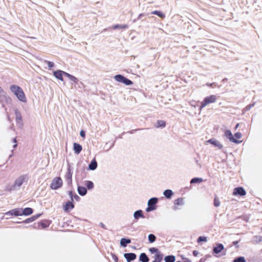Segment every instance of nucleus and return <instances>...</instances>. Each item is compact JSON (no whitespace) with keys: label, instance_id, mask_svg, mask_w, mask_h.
<instances>
[{"label":"nucleus","instance_id":"obj_23","mask_svg":"<svg viewBox=\"0 0 262 262\" xmlns=\"http://www.w3.org/2000/svg\"><path fill=\"white\" fill-rule=\"evenodd\" d=\"M166 126V122L164 120H158L155 125L156 127H164Z\"/></svg>","mask_w":262,"mask_h":262},{"label":"nucleus","instance_id":"obj_50","mask_svg":"<svg viewBox=\"0 0 262 262\" xmlns=\"http://www.w3.org/2000/svg\"><path fill=\"white\" fill-rule=\"evenodd\" d=\"M238 241H234V242H233V244L234 245H235V246H236V245H237V247H238V245H238Z\"/></svg>","mask_w":262,"mask_h":262},{"label":"nucleus","instance_id":"obj_17","mask_svg":"<svg viewBox=\"0 0 262 262\" xmlns=\"http://www.w3.org/2000/svg\"><path fill=\"white\" fill-rule=\"evenodd\" d=\"M53 74L56 78H57V79H58L61 81H63V78H62L63 71H62L58 70V71H55Z\"/></svg>","mask_w":262,"mask_h":262},{"label":"nucleus","instance_id":"obj_54","mask_svg":"<svg viewBox=\"0 0 262 262\" xmlns=\"http://www.w3.org/2000/svg\"><path fill=\"white\" fill-rule=\"evenodd\" d=\"M2 92H3V90H2V88L0 87V93H1Z\"/></svg>","mask_w":262,"mask_h":262},{"label":"nucleus","instance_id":"obj_40","mask_svg":"<svg viewBox=\"0 0 262 262\" xmlns=\"http://www.w3.org/2000/svg\"><path fill=\"white\" fill-rule=\"evenodd\" d=\"M149 251H150V252L151 253H158L159 252L158 251V249L155 247H152V248H149Z\"/></svg>","mask_w":262,"mask_h":262},{"label":"nucleus","instance_id":"obj_8","mask_svg":"<svg viewBox=\"0 0 262 262\" xmlns=\"http://www.w3.org/2000/svg\"><path fill=\"white\" fill-rule=\"evenodd\" d=\"M15 117H16V122L17 124H19L20 126L23 125V119L21 113L18 110H15Z\"/></svg>","mask_w":262,"mask_h":262},{"label":"nucleus","instance_id":"obj_2","mask_svg":"<svg viewBox=\"0 0 262 262\" xmlns=\"http://www.w3.org/2000/svg\"><path fill=\"white\" fill-rule=\"evenodd\" d=\"M217 100V97L214 95H211L207 96L204 98L201 103L200 110H201L203 108L209 104L215 102Z\"/></svg>","mask_w":262,"mask_h":262},{"label":"nucleus","instance_id":"obj_52","mask_svg":"<svg viewBox=\"0 0 262 262\" xmlns=\"http://www.w3.org/2000/svg\"><path fill=\"white\" fill-rule=\"evenodd\" d=\"M213 84H214V83H206V85H207V86H212Z\"/></svg>","mask_w":262,"mask_h":262},{"label":"nucleus","instance_id":"obj_39","mask_svg":"<svg viewBox=\"0 0 262 262\" xmlns=\"http://www.w3.org/2000/svg\"><path fill=\"white\" fill-rule=\"evenodd\" d=\"M36 219V217L35 216H32L31 217H30L27 220H26L24 222L26 223H30V222H33L35 220V219Z\"/></svg>","mask_w":262,"mask_h":262},{"label":"nucleus","instance_id":"obj_5","mask_svg":"<svg viewBox=\"0 0 262 262\" xmlns=\"http://www.w3.org/2000/svg\"><path fill=\"white\" fill-rule=\"evenodd\" d=\"M246 194V191L242 187H236L234 189L233 191V195H239L241 196H244Z\"/></svg>","mask_w":262,"mask_h":262},{"label":"nucleus","instance_id":"obj_36","mask_svg":"<svg viewBox=\"0 0 262 262\" xmlns=\"http://www.w3.org/2000/svg\"><path fill=\"white\" fill-rule=\"evenodd\" d=\"M213 204L215 207H219L220 205V201L216 196L214 198Z\"/></svg>","mask_w":262,"mask_h":262},{"label":"nucleus","instance_id":"obj_21","mask_svg":"<svg viewBox=\"0 0 262 262\" xmlns=\"http://www.w3.org/2000/svg\"><path fill=\"white\" fill-rule=\"evenodd\" d=\"M97 167V163L95 159H93L89 165V167L91 170H95Z\"/></svg>","mask_w":262,"mask_h":262},{"label":"nucleus","instance_id":"obj_19","mask_svg":"<svg viewBox=\"0 0 262 262\" xmlns=\"http://www.w3.org/2000/svg\"><path fill=\"white\" fill-rule=\"evenodd\" d=\"M49 226V223L46 221H41L38 223V228L45 229Z\"/></svg>","mask_w":262,"mask_h":262},{"label":"nucleus","instance_id":"obj_11","mask_svg":"<svg viewBox=\"0 0 262 262\" xmlns=\"http://www.w3.org/2000/svg\"><path fill=\"white\" fill-rule=\"evenodd\" d=\"M72 174L73 173L72 170L71 169L70 167H69L65 175V178L68 181V183L70 184H71L72 182Z\"/></svg>","mask_w":262,"mask_h":262},{"label":"nucleus","instance_id":"obj_25","mask_svg":"<svg viewBox=\"0 0 262 262\" xmlns=\"http://www.w3.org/2000/svg\"><path fill=\"white\" fill-rule=\"evenodd\" d=\"M151 13L152 14L157 15L162 19L165 17V14L159 11L155 10L154 11H152Z\"/></svg>","mask_w":262,"mask_h":262},{"label":"nucleus","instance_id":"obj_22","mask_svg":"<svg viewBox=\"0 0 262 262\" xmlns=\"http://www.w3.org/2000/svg\"><path fill=\"white\" fill-rule=\"evenodd\" d=\"M139 259L142 262H148L149 258L144 253H142L139 257Z\"/></svg>","mask_w":262,"mask_h":262},{"label":"nucleus","instance_id":"obj_37","mask_svg":"<svg viewBox=\"0 0 262 262\" xmlns=\"http://www.w3.org/2000/svg\"><path fill=\"white\" fill-rule=\"evenodd\" d=\"M242 137V134L239 132L236 133L234 135V138L235 139H236L237 140L241 139Z\"/></svg>","mask_w":262,"mask_h":262},{"label":"nucleus","instance_id":"obj_41","mask_svg":"<svg viewBox=\"0 0 262 262\" xmlns=\"http://www.w3.org/2000/svg\"><path fill=\"white\" fill-rule=\"evenodd\" d=\"M207 238L205 236H200L197 240L198 243H200L201 242H206Z\"/></svg>","mask_w":262,"mask_h":262},{"label":"nucleus","instance_id":"obj_4","mask_svg":"<svg viewBox=\"0 0 262 262\" xmlns=\"http://www.w3.org/2000/svg\"><path fill=\"white\" fill-rule=\"evenodd\" d=\"M158 199L156 198H152L148 201V207L146 209L147 212H150L156 209V204Z\"/></svg>","mask_w":262,"mask_h":262},{"label":"nucleus","instance_id":"obj_35","mask_svg":"<svg viewBox=\"0 0 262 262\" xmlns=\"http://www.w3.org/2000/svg\"><path fill=\"white\" fill-rule=\"evenodd\" d=\"M122 83H124L127 85H131L133 84V82L129 79L126 78V77H124Z\"/></svg>","mask_w":262,"mask_h":262},{"label":"nucleus","instance_id":"obj_46","mask_svg":"<svg viewBox=\"0 0 262 262\" xmlns=\"http://www.w3.org/2000/svg\"><path fill=\"white\" fill-rule=\"evenodd\" d=\"M80 135L82 137L85 138V134L84 130H81L80 132Z\"/></svg>","mask_w":262,"mask_h":262},{"label":"nucleus","instance_id":"obj_15","mask_svg":"<svg viewBox=\"0 0 262 262\" xmlns=\"http://www.w3.org/2000/svg\"><path fill=\"white\" fill-rule=\"evenodd\" d=\"M134 216L135 219L137 220H138L139 218H145V216L143 214V212L141 210H139L135 211L134 212Z\"/></svg>","mask_w":262,"mask_h":262},{"label":"nucleus","instance_id":"obj_7","mask_svg":"<svg viewBox=\"0 0 262 262\" xmlns=\"http://www.w3.org/2000/svg\"><path fill=\"white\" fill-rule=\"evenodd\" d=\"M225 136L229 139L231 142L233 143H239L242 142V141L237 140L236 139H235L230 130H227L225 132Z\"/></svg>","mask_w":262,"mask_h":262},{"label":"nucleus","instance_id":"obj_3","mask_svg":"<svg viewBox=\"0 0 262 262\" xmlns=\"http://www.w3.org/2000/svg\"><path fill=\"white\" fill-rule=\"evenodd\" d=\"M63 184V182L60 177L54 178L52 183H51L50 187L52 189H57L60 188Z\"/></svg>","mask_w":262,"mask_h":262},{"label":"nucleus","instance_id":"obj_32","mask_svg":"<svg viewBox=\"0 0 262 262\" xmlns=\"http://www.w3.org/2000/svg\"><path fill=\"white\" fill-rule=\"evenodd\" d=\"M85 185L89 189H92L94 187L93 183L90 181H86L85 182Z\"/></svg>","mask_w":262,"mask_h":262},{"label":"nucleus","instance_id":"obj_6","mask_svg":"<svg viewBox=\"0 0 262 262\" xmlns=\"http://www.w3.org/2000/svg\"><path fill=\"white\" fill-rule=\"evenodd\" d=\"M27 179V175L20 176L15 180V185L17 186H20Z\"/></svg>","mask_w":262,"mask_h":262},{"label":"nucleus","instance_id":"obj_30","mask_svg":"<svg viewBox=\"0 0 262 262\" xmlns=\"http://www.w3.org/2000/svg\"><path fill=\"white\" fill-rule=\"evenodd\" d=\"M184 204V199L179 198L174 201V205L177 206H181Z\"/></svg>","mask_w":262,"mask_h":262},{"label":"nucleus","instance_id":"obj_10","mask_svg":"<svg viewBox=\"0 0 262 262\" xmlns=\"http://www.w3.org/2000/svg\"><path fill=\"white\" fill-rule=\"evenodd\" d=\"M224 249V247L223 244H216L215 246L213 249V253H214L215 254H219Z\"/></svg>","mask_w":262,"mask_h":262},{"label":"nucleus","instance_id":"obj_42","mask_svg":"<svg viewBox=\"0 0 262 262\" xmlns=\"http://www.w3.org/2000/svg\"><path fill=\"white\" fill-rule=\"evenodd\" d=\"M45 62L48 64V67L50 68L54 66V64L53 62L50 61H45Z\"/></svg>","mask_w":262,"mask_h":262},{"label":"nucleus","instance_id":"obj_44","mask_svg":"<svg viewBox=\"0 0 262 262\" xmlns=\"http://www.w3.org/2000/svg\"><path fill=\"white\" fill-rule=\"evenodd\" d=\"M69 79L72 81H74L75 83L77 82V79L75 76L72 75H70Z\"/></svg>","mask_w":262,"mask_h":262},{"label":"nucleus","instance_id":"obj_31","mask_svg":"<svg viewBox=\"0 0 262 262\" xmlns=\"http://www.w3.org/2000/svg\"><path fill=\"white\" fill-rule=\"evenodd\" d=\"M124 77H125L121 75H117L115 76V79L116 81L118 82H123Z\"/></svg>","mask_w":262,"mask_h":262},{"label":"nucleus","instance_id":"obj_12","mask_svg":"<svg viewBox=\"0 0 262 262\" xmlns=\"http://www.w3.org/2000/svg\"><path fill=\"white\" fill-rule=\"evenodd\" d=\"M124 256L128 262H130L136 258V255L134 253H125Z\"/></svg>","mask_w":262,"mask_h":262},{"label":"nucleus","instance_id":"obj_16","mask_svg":"<svg viewBox=\"0 0 262 262\" xmlns=\"http://www.w3.org/2000/svg\"><path fill=\"white\" fill-rule=\"evenodd\" d=\"M9 213L14 216L22 215L21 209H14L9 211Z\"/></svg>","mask_w":262,"mask_h":262},{"label":"nucleus","instance_id":"obj_55","mask_svg":"<svg viewBox=\"0 0 262 262\" xmlns=\"http://www.w3.org/2000/svg\"><path fill=\"white\" fill-rule=\"evenodd\" d=\"M152 262H160V261H155V260H154Z\"/></svg>","mask_w":262,"mask_h":262},{"label":"nucleus","instance_id":"obj_1","mask_svg":"<svg viewBox=\"0 0 262 262\" xmlns=\"http://www.w3.org/2000/svg\"><path fill=\"white\" fill-rule=\"evenodd\" d=\"M11 91L13 93L17 98L21 101L26 102V97L23 89L18 85H12L10 88Z\"/></svg>","mask_w":262,"mask_h":262},{"label":"nucleus","instance_id":"obj_43","mask_svg":"<svg viewBox=\"0 0 262 262\" xmlns=\"http://www.w3.org/2000/svg\"><path fill=\"white\" fill-rule=\"evenodd\" d=\"M112 258L115 262H118V258L115 254H111Z\"/></svg>","mask_w":262,"mask_h":262},{"label":"nucleus","instance_id":"obj_14","mask_svg":"<svg viewBox=\"0 0 262 262\" xmlns=\"http://www.w3.org/2000/svg\"><path fill=\"white\" fill-rule=\"evenodd\" d=\"M74 207V205L71 201L67 202L66 204L63 206L64 210L66 212H69L70 210L73 209Z\"/></svg>","mask_w":262,"mask_h":262},{"label":"nucleus","instance_id":"obj_24","mask_svg":"<svg viewBox=\"0 0 262 262\" xmlns=\"http://www.w3.org/2000/svg\"><path fill=\"white\" fill-rule=\"evenodd\" d=\"M130 239L123 238L120 241V244L122 247H125L127 244L130 243Z\"/></svg>","mask_w":262,"mask_h":262},{"label":"nucleus","instance_id":"obj_34","mask_svg":"<svg viewBox=\"0 0 262 262\" xmlns=\"http://www.w3.org/2000/svg\"><path fill=\"white\" fill-rule=\"evenodd\" d=\"M156 237L155 235L152 234H150L148 235V241H149V243L154 242L156 240Z\"/></svg>","mask_w":262,"mask_h":262},{"label":"nucleus","instance_id":"obj_26","mask_svg":"<svg viewBox=\"0 0 262 262\" xmlns=\"http://www.w3.org/2000/svg\"><path fill=\"white\" fill-rule=\"evenodd\" d=\"M128 26L127 25H116L112 27V28L114 30L117 29H125L128 28Z\"/></svg>","mask_w":262,"mask_h":262},{"label":"nucleus","instance_id":"obj_28","mask_svg":"<svg viewBox=\"0 0 262 262\" xmlns=\"http://www.w3.org/2000/svg\"><path fill=\"white\" fill-rule=\"evenodd\" d=\"M175 256L173 255H168L165 257V262H174L175 261Z\"/></svg>","mask_w":262,"mask_h":262},{"label":"nucleus","instance_id":"obj_45","mask_svg":"<svg viewBox=\"0 0 262 262\" xmlns=\"http://www.w3.org/2000/svg\"><path fill=\"white\" fill-rule=\"evenodd\" d=\"M69 195L70 196L71 198V200L72 201H73V192L72 191H69Z\"/></svg>","mask_w":262,"mask_h":262},{"label":"nucleus","instance_id":"obj_47","mask_svg":"<svg viewBox=\"0 0 262 262\" xmlns=\"http://www.w3.org/2000/svg\"><path fill=\"white\" fill-rule=\"evenodd\" d=\"M199 254V252L198 251H196V250H194L193 251V255L194 256H197Z\"/></svg>","mask_w":262,"mask_h":262},{"label":"nucleus","instance_id":"obj_18","mask_svg":"<svg viewBox=\"0 0 262 262\" xmlns=\"http://www.w3.org/2000/svg\"><path fill=\"white\" fill-rule=\"evenodd\" d=\"M33 213V209L31 208H26L21 210L22 215H29Z\"/></svg>","mask_w":262,"mask_h":262},{"label":"nucleus","instance_id":"obj_33","mask_svg":"<svg viewBox=\"0 0 262 262\" xmlns=\"http://www.w3.org/2000/svg\"><path fill=\"white\" fill-rule=\"evenodd\" d=\"M202 181H203V180L201 178H193L191 180L190 183L192 184V183H201Z\"/></svg>","mask_w":262,"mask_h":262},{"label":"nucleus","instance_id":"obj_20","mask_svg":"<svg viewBox=\"0 0 262 262\" xmlns=\"http://www.w3.org/2000/svg\"><path fill=\"white\" fill-rule=\"evenodd\" d=\"M78 192L81 195H84L87 192L86 188L83 186L78 187Z\"/></svg>","mask_w":262,"mask_h":262},{"label":"nucleus","instance_id":"obj_27","mask_svg":"<svg viewBox=\"0 0 262 262\" xmlns=\"http://www.w3.org/2000/svg\"><path fill=\"white\" fill-rule=\"evenodd\" d=\"M163 194L165 196V197H166L168 199H170L172 196L173 192L172 190L170 189H167L164 191Z\"/></svg>","mask_w":262,"mask_h":262},{"label":"nucleus","instance_id":"obj_13","mask_svg":"<svg viewBox=\"0 0 262 262\" xmlns=\"http://www.w3.org/2000/svg\"><path fill=\"white\" fill-rule=\"evenodd\" d=\"M82 149V147L81 145L78 144L77 143H74L73 144V150L75 154L78 155Z\"/></svg>","mask_w":262,"mask_h":262},{"label":"nucleus","instance_id":"obj_48","mask_svg":"<svg viewBox=\"0 0 262 262\" xmlns=\"http://www.w3.org/2000/svg\"><path fill=\"white\" fill-rule=\"evenodd\" d=\"M63 75H65L66 76H67L69 78V77H70V76L71 75V74H69V73H68L67 72H63Z\"/></svg>","mask_w":262,"mask_h":262},{"label":"nucleus","instance_id":"obj_29","mask_svg":"<svg viewBox=\"0 0 262 262\" xmlns=\"http://www.w3.org/2000/svg\"><path fill=\"white\" fill-rule=\"evenodd\" d=\"M163 254L159 252L158 253L156 254L154 260L161 262L163 259Z\"/></svg>","mask_w":262,"mask_h":262},{"label":"nucleus","instance_id":"obj_9","mask_svg":"<svg viewBox=\"0 0 262 262\" xmlns=\"http://www.w3.org/2000/svg\"><path fill=\"white\" fill-rule=\"evenodd\" d=\"M206 143H209L214 145L215 146L218 147L219 149H222L223 148V145L215 139H211L206 141Z\"/></svg>","mask_w":262,"mask_h":262},{"label":"nucleus","instance_id":"obj_51","mask_svg":"<svg viewBox=\"0 0 262 262\" xmlns=\"http://www.w3.org/2000/svg\"><path fill=\"white\" fill-rule=\"evenodd\" d=\"M100 225L103 228L105 229H106L105 225L103 223H100Z\"/></svg>","mask_w":262,"mask_h":262},{"label":"nucleus","instance_id":"obj_49","mask_svg":"<svg viewBox=\"0 0 262 262\" xmlns=\"http://www.w3.org/2000/svg\"><path fill=\"white\" fill-rule=\"evenodd\" d=\"M74 199L76 201H78L80 199V198L77 194H75L73 196V199Z\"/></svg>","mask_w":262,"mask_h":262},{"label":"nucleus","instance_id":"obj_53","mask_svg":"<svg viewBox=\"0 0 262 262\" xmlns=\"http://www.w3.org/2000/svg\"><path fill=\"white\" fill-rule=\"evenodd\" d=\"M239 125V123H237V124L236 125V126H235V130H236V129H237V128L238 127Z\"/></svg>","mask_w":262,"mask_h":262},{"label":"nucleus","instance_id":"obj_38","mask_svg":"<svg viewBox=\"0 0 262 262\" xmlns=\"http://www.w3.org/2000/svg\"><path fill=\"white\" fill-rule=\"evenodd\" d=\"M233 262H246V260L244 257H239L235 258Z\"/></svg>","mask_w":262,"mask_h":262}]
</instances>
